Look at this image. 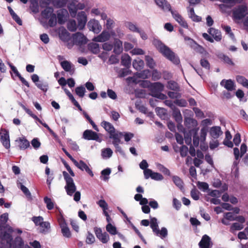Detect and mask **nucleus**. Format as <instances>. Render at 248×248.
Returning a JSON list of instances; mask_svg holds the SVG:
<instances>
[{"mask_svg": "<svg viewBox=\"0 0 248 248\" xmlns=\"http://www.w3.org/2000/svg\"><path fill=\"white\" fill-rule=\"evenodd\" d=\"M102 48L105 51H109L113 48V45L110 43H105L102 45Z\"/></svg>", "mask_w": 248, "mask_h": 248, "instance_id": "69168bd1", "label": "nucleus"}, {"mask_svg": "<svg viewBox=\"0 0 248 248\" xmlns=\"http://www.w3.org/2000/svg\"><path fill=\"white\" fill-rule=\"evenodd\" d=\"M197 186L199 189L203 191H205L208 188V185L205 182H199Z\"/></svg>", "mask_w": 248, "mask_h": 248, "instance_id": "0e129e2a", "label": "nucleus"}, {"mask_svg": "<svg viewBox=\"0 0 248 248\" xmlns=\"http://www.w3.org/2000/svg\"><path fill=\"white\" fill-rule=\"evenodd\" d=\"M145 61L146 62L147 65L151 68H153L155 66V62L153 59L152 58H151L149 56H145Z\"/></svg>", "mask_w": 248, "mask_h": 248, "instance_id": "5fc2aeb1", "label": "nucleus"}, {"mask_svg": "<svg viewBox=\"0 0 248 248\" xmlns=\"http://www.w3.org/2000/svg\"><path fill=\"white\" fill-rule=\"evenodd\" d=\"M50 228V225L49 223L47 221H44L38 227V229L40 232L46 234L49 232Z\"/></svg>", "mask_w": 248, "mask_h": 248, "instance_id": "c85d7f7f", "label": "nucleus"}, {"mask_svg": "<svg viewBox=\"0 0 248 248\" xmlns=\"http://www.w3.org/2000/svg\"><path fill=\"white\" fill-rule=\"evenodd\" d=\"M185 125L188 128H195L197 125V121L192 118H186L185 121Z\"/></svg>", "mask_w": 248, "mask_h": 248, "instance_id": "7c9ffc66", "label": "nucleus"}, {"mask_svg": "<svg viewBox=\"0 0 248 248\" xmlns=\"http://www.w3.org/2000/svg\"><path fill=\"white\" fill-rule=\"evenodd\" d=\"M191 197L194 200H198L199 199L200 192L195 189H193L190 192Z\"/></svg>", "mask_w": 248, "mask_h": 248, "instance_id": "e2e57ef3", "label": "nucleus"}, {"mask_svg": "<svg viewBox=\"0 0 248 248\" xmlns=\"http://www.w3.org/2000/svg\"><path fill=\"white\" fill-rule=\"evenodd\" d=\"M151 178L156 181H160L163 180V176L159 173L153 172Z\"/></svg>", "mask_w": 248, "mask_h": 248, "instance_id": "13d9d810", "label": "nucleus"}, {"mask_svg": "<svg viewBox=\"0 0 248 248\" xmlns=\"http://www.w3.org/2000/svg\"><path fill=\"white\" fill-rule=\"evenodd\" d=\"M130 53L132 55H143L145 54V52L142 49L140 48H135L133 49Z\"/></svg>", "mask_w": 248, "mask_h": 248, "instance_id": "052dcab7", "label": "nucleus"}, {"mask_svg": "<svg viewBox=\"0 0 248 248\" xmlns=\"http://www.w3.org/2000/svg\"><path fill=\"white\" fill-rule=\"evenodd\" d=\"M74 165L81 170H85L91 176H93V174L92 170L89 168L87 164L82 160L78 162L76 160L72 161Z\"/></svg>", "mask_w": 248, "mask_h": 248, "instance_id": "9b49d317", "label": "nucleus"}, {"mask_svg": "<svg viewBox=\"0 0 248 248\" xmlns=\"http://www.w3.org/2000/svg\"><path fill=\"white\" fill-rule=\"evenodd\" d=\"M155 3L164 11H171L170 4L166 0H155Z\"/></svg>", "mask_w": 248, "mask_h": 248, "instance_id": "6ab92c4d", "label": "nucleus"}, {"mask_svg": "<svg viewBox=\"0 0 248 248\" xmlns=\"http://www.w3.org/2000/svg\"><path fill=\"white\" fill-rule=\"evenodd\" d=\"M144 65V62L143 60L137 58L133 62V66L137 70H140L143 68Z\"/></svg>", "mask_w": 248, "mask_h": 248, "instance_id": "2f4dec72", "label": "nucleus"}, {"mask_svg": "<svg viewBox=\"0 0 248 248\" xmlns=\"http://www.w3.org/2000/svg\"><path fill=\"white\" fill-rule=\"evenodd\" d=\"M50 19L48 21V24L50 27H54L56 25L57 18L55 14H52L50 17Z\"/></svg>", "mask_w": 248, "mask_h": 248, "instance_id": "4d7b16f0", "label": "nucleus"}, {"mask_svg": "<svg viewBox=\"0 0 248 248\" xmlns=\"http://www.w3.org/2000/svg\"><path fill=\"white\" fill-rule=\"evenodd\" d=\"M62 174L66 182L64 188L66 193L68 195L72 196L76 192L77 189L74 180L67 172L63 171Z\"/></svg>", "mask_w": 248, "mask_h": 248, "instance_id": "7ed1b4c3", "label": "nucleus"}, {"mask_svg": "<svg viewBox=\"0 0 248 248\" xmlns=\"http://www.w3.org/2000/svg\"><path fill=\"white\" fill-rule=\"evenodd\" d=\"M58 222L61 228L62 232L63 235L66 237L69 238L71 235V232L63 217H60L58 218Z\"/></svg>", "mask_w": 248, "mask_h": 248, "instance_id": "6e6552de", "label": "nucleus"}, {"mask_svg": "<svg viewBox=\"0 0 248 248\" xmlns=\"http://www.w3.org/2000/svg\"><path fill=\"white\" fill-rule=\"evenodd\" d=\"M61 65L62 68L66 72H69L70 75H73L74 73V66L72 63L67 61H64L61 62Z\"/></svg>", "mask_w": 248, "mask_h": 248, "instance_id": "5701e85b", "label": "nucleus"}, {"mask_svg": "<svg viewBox=\"0 0 248 248\" xmlns=\"http://www.w3.org/2000/svg\"><path fill=\"white\" fill-rule=\"evenodd\" d=\"M154 44L156 48L168 60L175 64H178L179 59L175 53L167 46L159 40H155Z\"/></svg>", "mask_w": 248, "mask_h": 248, "instance_id": "f03ea898", "label": "nucleus"}, {"mask_svg": "<svg viewBox=\"0 0 248 248\" xmlns=\"http://www.w3.org/2000/svg\"><path fill=\"white\" fill-rule=\"evenodd\" d=\"M172 179L176 186H177L180 189H182L184 186V183L182 180L177 176H173L172 177Z\"/></svg>", "mask_w": 248, "mask_h": 248, "instance_id": "f704fd0d", "label": "nucleus"}, {"mask_svg": "<svg viewBox=\"0 0 248 248\" xmlns=\"http://www.w3.org/2000/svg\"><path fill=\"white\" fill-rule=\"evenodd\" d=\"M236 80L239 83L248 88V80L245 77L241 76H238L236 77Z\"/></svg>", "mask_w": 248, "mask_h": 248, "instance_id": "a18cd8bd", "label": "nucleus"}, {"mask_svg": "<svg viewBox=\"0 0 248 248\" xmlns=\"http://www.w3.org/2000/svg\"><path fill=\"white\" fill-rule=\"evenodd\" d=\"M113 52L116 54H121L123 50V42L119 39H115L113 46Z\"/></svg>", "mask_w": 248, "mask_h": 248, "instance_id": "412c9836", "label": "nucleus"}, {"mask_svg": "<svg viewBox=\"0 0 248 248\" xmlns=\"http://www.w3.org/2000/svg\"><path fill=\"white\" fill-rule=\"evenodd\" d=\"M89 49L93 53L97 54L100 51L99 44L95 43H91L88 45Z\"/></svg>", "mask_w": 248, "mask_h": 248, "instance_id": "e433bc0d", "label": "nucleus"}, {"mask_svg": "<svg viewBox=\"0 0 248 248\" xmlns=\"http://www.w3.org/2000/svg\"><path fill=\"white\" fill-rule=\"evenodd\" d=\"M68 13L65 9H62L57 12V17L58 23L60 24L64 23L67 19Z\"/></svg>", "mask_w": 248, "mask_h": 248, "instance_id": "f3484780", "label": "nucleus"}, {"mask_svg": "<svg viewBox=\"0 0 248 248\" xmlns=\"http://www.w3.org/2000/svg\"><path fill=\"white\" fill-rule=\"evenodd\" d=\"M94 232L96 237L103 244H106L109 240V235L106 232H103L101 229L94 227Z\"/></svg>", "mask_w": 248, "mask_h": 248, "instance_id": "39448f33", "label": "nucleus"}, {"mask_svg": "<svg viewBox=\"0 0 248 248\" xmlns=\"http://www.w3.org/2000/svg\"><path fill=\"white\" fill-rule=\"evenodd\" d=\"M88 26L89 30L95 33H98L102 29V27L99 24L98 21L95 19L91 20L88 22Z\"/></svg>", "mask_w": 248, "mask_h": 248, "instance_id": "ddd939ff", "label": "nucleus"}, {"mask_svg": "<svg viewBox=\"0 0 248 248\" xmlns=\"http://www.w3.org/2000/svg\"><path fill=\"white\" fill-rule=\"evenodd\" d=\"M74 43L77 45H82L87 43L86 37L81 32H77L73 35Z\"/></svg>", "mask_w": 248, "mask_h": 248, "instance_id": "1a4fd4ad", "label": "nucleus"}, {"mask_svg": "<svg viewBox=\"0 0 248 248\" xmlns=\"http://www.w3.org/2000/svg\"><path fill=\"white\" fill-rule=\"evenodd\" d=\"M17 186L28 198H31V194L28 188L24 186L21 183H17Z\"/></svg>", "mask_w": 248, "mask_h": 248, "instance_id": "79ce46f5", "label": "nucleus"}, {"mask_svg": "<svg viewBox=\"0 0 248 248\" xmlns=\"http://www.w3.org/2000/svg\"><path fill=\"white\" fill-rule=\"evenodd\" d=\"M114 34L115 33L112 31L109 32L107 31H103L101 34L94 37L93 40L96 42H104L109 40L111 36Z\"/></svg>", "mask_w": 248, "mask_h": 248, "instance_id": "423d86ee", "label": "nucleus"}, {"mask_svg": "<svg viewBox=\"0 0 248 248\" xmlns=\"http://www.w3.org/2000/svg\"><path fill=\"white\" fill-rule=\"evenodd\" d=\"M153 87L154 89L159 92L162 91L164 89V85L160 82L155 83Z\"/></svg>", "mask_w": 248, "mask_h": 248, "instance_id": "bf43d9fd", "label": "nucleus"}, {"mask_svg": "<svg viewBox=\"0 0 248 248\" xmlns=\"http://www.w3.org/2000/svg\"><path fill=\"white\" fill-rule=\"evenodd\" d=\"M154 233L161 239H164L168 235V230L165 227H162L160 230L158 229Z\"/></svg>", "mask_w": 248, "mask_h": 248, "instance_id": "72a5a7b5", "label": "nucleus"}, {"mask_svg": "<svg viewBox=\"0 0 248 248\" xmlns=\"http://www.w3.org/2000/svg\"><path fill=\"white\" fill-rule=\"evenodd\" d=\"M78 26L75 20H70L67 23V28L71 31H74L77 30Z\"/></svg>", "mask_w": 248, "mask_h": 248, "instance_id": "49530a36", "label": "nucleus"}, {"mask_svg": "<svg viewBox=\"0 0 248 248\" xmlns=\"http://www.w3.org/2000/svg\"><path fill=\"white\" fill-rule=\"evenodd\" d=\"M106 230L111 235L117 234L116 228L110 223H108L106 226Z\"/></svg>", "mask_w": 248, "mask_h": 248, "instance_id": "09e8293b", "label": "nucleus"}, {"mask_svg": "<svg viewBox=\"0 0 248 248\" xmlns=\"http://www.w3.org/2000/svg\"><path fill=\"white\" fill-rule=\"evenodd\" d=\"M208 32L217 41L221 40V32L218 30L214 28H210L208 31Z\"/></svg>", "mask_w": 248, "mask_h": 248, "instance_id": "c756f323", "label": "nucleus"}, {"mask_svg": "<svg viewBox=\"0 0 248 248\" xmlns=\"http://www.w3.org/2000/svg\"><path fill=\"white\" fill-rule=\"evenodd\" d=\"M167 88L176 92L179 90V87L177 83L173 81H170L168 82Z\"/></svg>", "mask_w": 248, "mask_h": 248, "instance_id": "de8ad7c7", "label": "nucleus"}, {"mask_svg": "<svg viewBox=\"0 0 248 248\" xmlns=\"http://www.w3.org/2000/svg\"><path fill=\"white\" fill-rule=\"evenodd\" d=\"M60 38L64 42L67 41L70 38V33L63 27H61L57 30Z\"/></svg>", "mask_w": 248, "mask_h": 248, "instance_id": "a211bd4d", "label": "nucleus"}, {"mask_svg": "<svg viewBox=\"0 0 248 248\" xmlns=\"http://www.w3.org/2000/svg\"><path fill=\"white\" fill-rule=\"evenodd\" d=\"M208 132V128L206 126L203 127L200 132V140L202 142H204L206 140V137Z\"/></svg>", "mask_w": 248, "mask_h": 248, "instance_id": "c03bdc74", "label": "nucleus"}, {"mask_svg": "<svg viewBox=\"0 0 248 248\" xmlns=\"http://www.w3.org/2000/svg\"><path fill=\"white\" fill-rule=\"evenodd\" d=\"M213 243L211 238L206 234L202 236L201 240L199 243L200 248H211Z\"/></svg>", "mask_w": 248, "mask_h": 248, "instance_id": "f8f14e48", "label": "nucleus"}, {"mask_svg": "<svg viewBox=\"0 0 248 248\" xmlns=\"http://www.w3.org/2000/svg\"><path fill=\"white\" fill-rule=\"evenodd\" d=\"M123 136V133L121 132H114L109 135V138L113 140L112 144L114 145L119 144L121 143V138Z\"/></svg>", "mask_w": 248, "mask_h": 248, "instance_id": "4be33fe9", "label": "nucleus"}, {"mask_svg": "<svg viewBox=\"0 0 248 248\" xmlns=\"http://www.w3.org/2000/svg\"><path fill=\"white\" fill-rule=\"evenodd\" d=\"M247 10V7L244 5H240L237 8H234L232 12L233 19L236 22H238L243 17H245Z\"/></svg>", "mask_w": 248, "mask_h": 248, "instance_id": "20e7f679", "label": "nucleus"}, {"mask_svg": "<svg viewBox=\"0 0 248 248\" xmlns=\"http://www.w3.org/2000/svg\"><path fill=\"white\" fill-rule=\"evenodd\" d=\"M53 9L51 7H47L42 12V16L45 18H48L52 16Z\"/></svg>", "mask_w": 248, "mask_h": 248, "instance_id": "4c0bfd02", "label": "nucleus"}, {"mask_svg": "<svg viewBox=\"0 0 248 248\" xmlns=\"http://www.w3.org/2000/svg\"><path fill=\"white\" fill-rule=\"evenodd\" d=\"M184 40L186 42V44L187 45H188L190 47H193V48L195 47V46L197 45V44L192 39H191L187 36H184Z\"/></svg>", "mask_w": 248, "mask_h": 248, "instance_id": "864d4df0", "label": "nucleus"}, {"mask_svg": "<svg viewBox=\"0 0 248 248\" xmlns=\"http://www.w3.org/2000/svg\"><path fill=\"white\" fill-rule=\"evenodd\" d=\"M101 126L109 134V135L115 132V129L112 124L104 121L101 123Z\"/></svg>", "mask_w": 248, "mask_h": 248, "instance_id": "cd10ccee", "label": "nucleus"}, {"mask_svg": "<svg viewBox=\"0 0 248 248\" xmlns=\"http://www.w3.org/2000/svg\"><path fill=\"white\" fill-rule=\"evenodd\" d=\"M0 141L3 145L6 148L9 149L10 147L9 135L8 132L5 130H1L0 132Z\"/></svg>", "mask_w": 248, "mask_h": 248, "instance_id": "9d476101", "label": "nucleus"}, {"mask_svg": "<svg viewBox=\"0 0 248 248\" xmlns=\"http://www.w3.org/2000/svg\"><path fill=\"white\" fill-rule=\"evenodd\" d=\"M44 200L45 203L46 205L47 209L51 210L54 208V203L50 198H49L47 197H45Z\"/></svg>", "mask_w": 248, "mask_h": 248, "instance_id": "3c124183", "label": "nucleus"}, {"mask_svg": "<svg viewBox=\"0 0 248 248\" xmlns=\"http://www.w3.org/2000/svg\"><path fill=\"white\" fill-rule=\"evenodd\" d=\"M149 73V71L148 70H144L142 73H137L135 76H134L133 77H129L127 78L126 80L129 82H133L137 83L139 81L136 78V77H138L139 78H148V75Z\"/></svg>", "mask_w": 248, "mask_h": 248, "instance_id": "4468645a", "label": "nucleus"}, {"mask_svg": "<svg viewBox=\"0 0 248 248\" xmlns=\"http://www.w3.org/2000/svg\"><path fill=\"white\" fill-rule=\"evenodd\" d=\"M125 26L127 29L132 32H137L138 31H139L140 29L136 24L132 22H127L125 23Z\"/></svg>", "mask_w": 248, "mask_h": 248, "instance_id": "a19ab883", "label": "nucleus"}, {"mask_svg": "<svg viewBox=\"0 0 248 248\" xmlns=\"http://www.w3.org/2000/svg\"><path fill=\"white\" fill-rule=\"evenodd\" d=\"M85 5L83 3H78L76 4L75 2H73L68 6L69 12L72 16H75L78 10L83 9Z\"/></svg>", "mask_w": 248, "mask_h": 248, "instance_id": "dca6fc26", "label": "nucleus"}, {"mask_svg": "<svg viewBox=\"0 0 248 248\" xmlns=\"http://www.w3.org/2000/svg\"><path fill=\"white\" fill-rule=\"evenodd\" d=\"M150 227L152 228L153 232H155L157 229H158V225L157 220L155 217H152L150 220Z\"/></svg>", "mask_w": 248, "mask_h": 248, "instance_id": "37998d69", "label": "nucleus"}, {"mask_svg": "<svg viewBox=\"0 0 248 248\" xmlns=\"http://www.w3.org/2000/svg\"><path fill=\"white\" fill-rule=\"evenodd\" d=\"M85 91V89L83 86L78 87L75 89L76 94L80 97L84 96Z\"/></svg>", "mask_w": 248, "mask_h": 248, "instance_id": "603ef678", "label": "nucleus"}, {"mask_svg": "<svg viewBox=\"0 0 248 248\" xmlns=\"http://www.w3.org/2000/svg\"><path fill=\"white\" fill-rule=\"evenodd\" d=\"M32 220L35 223L36 226H38L39 227L41 225L42 223L44 222V219L42 217H32Z\"/></svg>", "mask_w": 248, "mask_h": 248, "instance_id": "6e6d98bb", "label": "nucleus"}, {"mask_svg": "<svg viewBox=\"0 0 248 248\" xmlns=\"http://www.w3.org/2000/svg\"><path fill=\"white\" fill-rule=\"evenodd\" d=\"M83 137L84 139L89 140H93L99 142L101 141V139L98 134L91 130H86L83 132Z\"/></svg>", "mask_w": 248, "mask_h": 248, "instance_id": "0eeeda50", "label": "nucleus"}, {"mask_svg": "<svg viewBox=\"0 0 248 248\" xmlns=\"http://www.w3.org/2000/svg\"><path fill=\"white\" fill-rule=\"evenodd\" d=\"M9 219V215L7 213L2 214L0 216V228L5 229L6 223L7 222Z\"/></svg>", "mask_w": 248, "mask_h": 248, "instance_id": "473e14b6", "label": "nucleus"}, {"mask_svg": "<svg viewBox=\"0 0 248 248\" xmlns=\"http://www.w3.org/2000/svg\"><path fill=\"white\" fill-rule=\"evenodd\" d=\"M77 19L78 21V28L79 30L83 29L87 22V16L85 13L83 11L79 13L78 15Z\"/></svg>", "mask_w": 248, "mask_h": 248, "instance_id": "2eb2a0df", "label": "nucleus"}, {"mask_svg": "<svg viewBox=\"0 0 248 248\" xmlns=\"http://www.w3.org/2000/svg\"><path fill=\"white\" fill-rule=\"evenodd\" d=\"M14 229L9 225L5 226V229L3 230L0 232V247L1 248H11L14 245L15 241L12 233L14 232Z\"/></svg>", "mask_w": 248, "mask_h": 248, "instance_id": "f257e3e1", "label": "nucleus"}, {"mask_svg": "<svg viewBox=\"0 0 248 248\" xmlns=\"http://www.w3.org/2000/svg\"><path fill=\"white\" fill-rule=\"evenodd\" d=\"M110 173H111V170L109 168H107L106 169L103 170L101 171V174L102 175L105 176L103 178V180H104V181L108 180V177H107L106 176L109 175Z\"/></svg>", "mask_w": 248, "mask_h": 248, "instance_id": "680f3d73", "label": "nucleus"}, {"mask_svg": "<svg viewBox=\"0 0 248 248\" xmlns=\"http://www.w3.org/2000/svg\"><path fill=\"white\" fill-rule=\"evenodd\" d=\"M244 228L243 224H240L238 222L233 223L232 224L230 231L234 232L235 231H239Z\"/></svg>", "mask_w": 248, "mask_h": 248, "instance_id": "ea45409f", "label": "nucleus"}, {"mask_svg": "<svg viewBox=\"0 0 248 248\" xmlns=\"http://www.w3.org/2000/svg\"><path fill=\"white\" fill-rule=\"evenodd\" d=\"M220 85L223 86L228 91H233L235 89L234 82L231 79L222 80L220 82Z\"/></svg>", "mask_w": 248, "mask_h": 248, "instance_id": "b1692460", "label": "nucleus"}, {"mask_svg": "<svg viewBox=\"0 0 248 248\" xmlns=\"http://www.w3.org/2000/svg\"><path fill=\"white\" fill-rule=\"evenodd\" d=\"M131 59L129 55L127 54H124L121 57V63L122 64L127 68H128L131 66Z\"/></svg>", "mask_w": 248, "mask_h": 248, "instance_id": "bb28decb", "label": "nucleus"}, {"mask_svg": "<svg viewBox=\"0 0 248 248\" xmlns=\"http://www.w3.org/2000/svg\"><path fill=\"white\" fill-rule=\"evenodd\" d=\"M95 241V238L94 236V235L91 233L90 232H88L87 236H86V243L87 244H93L94 243Z\"/></svg>", "mask_w": 248, "mask_h": 248, "instance_id": "8fccbe9b", "label": "nucleus"}, {"mask_svg": "<svg viewBox=\"0 0 248 248\" xmlns=\"http://www.w3.org/2000/svg\"><path fill=\"white\" fill-rule=\"evenodd\" d=\"M188 16L194 21L198 22L201 20V18L195 14L194 9L192 8H190L188 11Z\"/></svg>", "mask_w": 248, "mask_h": 248, "instance_id": "58836bf2", "label": "nucleus"}, {"mask_svg": "<svg viewBox=\"0 0 248 248\" xmlns=\"http://www.w3.org/2000/svg\"><path fill=\"white\" fill-rule=\"evenodd\" d=\"M174 103L176 105L182 107H186L187 105L186 101L184 99H177L174 101Z\"/></svg>", "mask_w": 248, "mask_h": 248, "instance_id": "774afa93", "label": "nucleus"}, {"mask_svg": "<svg viewBox=\"0 0 248 248\" xmlns=\"http://www.w3.org/2000/svg\"><path fill=\"white\" fill-rule=\"evenodd\" d=\"M222 134V132L219 126H213L210 130V134L214 139L218 138Z\"/></svg>", "mask_w": 248, "mask_h": 248, "instance_id": "393cba45", "label": "nucleus"}, {"mask_svg": "<svg viewBox=\"0 0 248 248\" xmlns=\"http://www.w3.org/2000/svg\"><path fill=\"white\" fill-rule=\"evenodd\" d=\"M113 154V152L110 148H107L103 149L101 151V155L103 158H110Z\"/></svg>", "mask_w": 248, "mask_h": 248, "instance_id": "c9c22d12", "label": "nucleus"}, {"mask_svg": "<svg viewBox=\"0 0 248 248\" xmlns=\"http://www.w3.org/2000/svg\"><path fill=\"white\" fill-rule=\"evenodd\" d=\"M174 116L177 123H181L182 122V116L180 111H176L174 113Z\"/></svg>", "mask_w": 248, "mask_h": 248, "instance_id": "338daca9", "label": "nucleus"}, {"mask_svg": "<svg viewBox=\"0 0 248 248\" xmlns=\"http://www.w3.org/2000/svg\"><path fill=\"white\" fill-rule=\"evenodd\" d=\"M16 141L18 142L19 147L21 150L26 149L30 146L29 142L24 137L19 138Z\"/></svg>", "mask_w": 248, "mask_h": 248, "instance_id": "a878e982", "label": "nucleus"}, {"mask_svg": "<svg viewBox=\"0 0 248 248\" xmlns=\"http://www.w3.org/2000/svg\"><path fill=\"white\" fill-rule=\"evenodd\" d=\"M170 12L172 15L173 17L181 26L184 28L188 27V25L186 22L180 14H179L176 12L173 11L172 10H171Z\"/></svg>", "mask_w": 248, "mask_h": 248, "instance_id": "aec40b11", "label": "nucleus"}]
</instances>
